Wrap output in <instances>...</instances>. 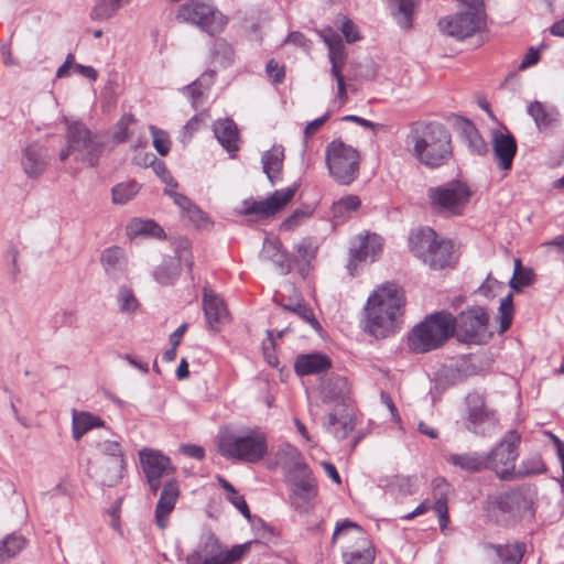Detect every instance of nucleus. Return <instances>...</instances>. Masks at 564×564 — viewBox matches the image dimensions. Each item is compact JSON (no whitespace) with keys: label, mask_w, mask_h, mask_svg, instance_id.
<instances>
[{"label":"nucleus","mask_w":564,"mask_h":564,"mask_svg":"<svg viewBox=\"0 0 564 564\" xmlns=\"http://www.w3.org/2000/svg\"><path fill=\"white\" fill-rule=\"evenodd\" d=\"M433 212L445 216H462L470 200L471 191L467 184L455 180L432 186L426 192Z\"/></svg>","instance_id":"nucleus-9"},{"label":"nucleus","mask_w":564,"mask_h":564,"mask_svg":"<svg viewBox=\"0 0 564 564\" xmlns=\"http://www.w3.org/2000/svg\"><path fill=\"white\" fill-rule=\"evenodd\" d=\"M434 496L436 498L432 506L440 519V527L443 530L448 523L447 491L449 485L444 478H436L434 481Z\"/></svg>","instance_id":"nucleus-38"},{"label":"nucleus","mask_w":564,"mask_h":564,"mask_svg":"<svg viewBox=\"0 0 564 564\" xmlns=\"http://www.w3.org/2000/svg\"><path fill=\"white\" fill-rule=\"evenodd\" d=\"M22 169L24 173L35 178L40 176L47 166V150L39 143L28 144L22 155Z\"/></svg>","instance_id":"nucleus-23"},{"label":"nucleus","mask_w":564,"mask_h":564,"mask_svg":"<svg viewBox=\"0 0 564 564\" xmlns=\"http://www.w3.org/2000/svg\"><path fill=\"white\" fill-rule=\"evenodd\" d=\"M215 73L213 70L204 73L199 79L193 82L184 88V94H186L191 100L192 105L196 107L199 98L203 96V83L206 82V87H208L214 78Z\"/></svg>","instance_id":"nucleus-50"},{"label":"nucleus","mask_w":564,"mask_h":564,"mask_svg":"<svg viewBox=\"0 0 564 564\" xmlns=\"http://www.w3.org/2000/svg\"><path fill=\"white\" fill-rule=\"evenodd\" d=\"M391 13L398 25L404 30L412 28L415 0H389Z\"/></svg>","instance_id":"nucleus-39"},{"label":"nucleus","mask_w":564,"mask_h":564,"mask_svg":"<svg viewBox=\"0 0 564 564\" xmlns=\"http://www.w3.org/2000/svg\"><path fill=\"white\" fill-rule=\"evenodd\" d=\"M457 130L471 153L482 155L488 151L487 143L470 120L458 121Z\"/></svg>","instance_id":"nucleus-35"},{"label":"nucleus","mask_w":564,"mask_h":564,"mask_svg":"<svg viewBox=\"0 0 564 564\" xmlns=\"http://www.w3.org/2000/svg\"><path fill=\"white\" fill-rule=\"evenodd\" d=\"M104 422L87 412L74 413L73 415V437L79 440L84 434L94 427L101 426Z\"/></svg>","instance_id":"nucleus-44"},{"label":"nucleus","mask_w":564,"mask_h":564,"mask_svg":"<svg viewBox=\"0 0 564 564\" xmlns=\"http://www.w3.org/2000/svg\"><path fill=\"white\" fill-rule=\"evenodd\" d=\"M223 546L215 534L204 536L197 547L187 555L186 564H220Z\"/></svg>","instance_id":"nucleus-22"},{"label":"nucleus","mask_w":564,"mask_h":564,"mask_svg":"<svg viewBox=\"0 0 564 564\" xmlns=\"http://www.w3.org/2000/svg\"><path fill=\"white\" fill-rule=\"evenodd\" d=\"M260 257L274 263L281 274L285 275L293 269L292 256L282 249V243L276 239L263 241Z\"/></svg>","instance_id":"nucleus-25"},{"label":"nucleus","mask_w":564,"mask_h":564,"mask_svg":"<svg viewBox=\"0 0 564 564\" xmlns=\"http://www.w3.org/2000/svg\"><path fill=\"white\" fill-rule=\"evenodd\" d=\"M382 238L377 234L359 235L350 241L347 270L355 276L360 263L373 262L382 251Z\"/></svg>","instance_id":"nucleus-14"},{"label":"nucleus","mask_w":564,"mask_h":564,"mask_svg":"<svg viewBox=\"0 0 564 564\" xmlns=\"http://www.w3.org/2000/svg\"><path fill=\"white\" fill-rule=\"evenodd\" d=\"M117 301L120 307V311L127 314H132L139 308V301L133 294L132 290L127 286H121L119 289Z\"/></svg>","instance_id":"nucleus-54"},{"label":"nucleus","mask_w":564,"mask_h":564,"mask_svg":"<svg viewBox=\"0 0 564 564\" xmlns=\"http://www.w3.org/2000/svg\"><path fill=\"white\" fill-rule=\"evenodd\" d=\"M284 161V148L282 145H273L261 156L263 173L267 175L271 185H275L282 178Z\"/></svg>","instance_id":"nucleus-32"},{"label":"nucleus","mask_w":564,"mask_h":564,"mask_svg":"<svg viewBox=\"0 0 564 564\" xmlns=\"http://www.w3.org/2000/svg\"><path fill=\"white\" fill-rule=\"evenodd\" d=\"M534 272L531 268H524L520 259L514 260L513 275L509 281V286L520 292L523 288L531 285L534 282Z\"/></svg>","instance_id":"nucleus-45"},{"label":"nucleus","mask_w":564,"mask_h":564,"mask_svg":"<svg viewBox=\"0 0 564 564\" xmlns=\"http://www.w3.org/2000/svg\"><path fill=\"white\" fill-rule=\"evenodd\" d=\"M318 487L312 470L294 476L291 485L290 501L300 512H307L312 500L317 496Z\"/></svg>","instance_id":"nucleus-18"},{"label":"nucleus","mask_w":564,"mask_h":564,"mask_svg":"<svg viewBox=\"0 0 564 564\" xmlns=\"http://www.w3.org/2000/svg\"><path fill=\"white\" fill-rule=\"evenodd\" d=\"M265 73L274 84H281L285 77L284 66L279 65L273 58L267 63Z\"/></svg>","instance_id":"nucleus-64"},{"label":"nucleus","mask_w":564,"mask_h":564,"mask_svg":"<svg viewBox=\"0 0 564 564\" xmlns=\"http://www.w3.org/2000/svg\"><path fill=\"white\" fill-rule=\"evenodd\" d=\"M203 124V119L200 116L195 115L192 117L187 123L180 131V141L183 144H187L192 139L193 134L200 129Z\"/></svg>","instance_id":"nucleus-61"},{"label":"nucleus","mask_w":564,"mask_h":564,"mask_svg":"<svg viewBox=\"0 0 564 564\" xmlns=\"http://www.w3.org/2000/svg\"><path fill=\"white\" fill-rule=\"evenodd\" d=\"M520 441L521 436L517 431H509L491 451L485 453L488 470L496 473L499 479H513Z\"/></svg>","instance_id":"nucleus-12"},{"label":"nucleus","mask_w":564,"mask_h":564,"mask_svg":"<svg viewBox=\"0 0 564 564\" xmlns=\"http://www.w3.org/2000/svg\"><path fill=\"white\" fill-rule=\"evenodd\" d=\"M448 464L466 473L476 474L488 470L485 453L464 452L449 454L446 457Z\"/></svg>","instance_id":"nucleus-30"},{"label":"nucleus","mask_w":564,"mask_h":564,"mask_svg":"<svg viewBox=\"0 0 564 564\" xmlns=\"http://www.w3.org/2000/svg\"><path fill=\"white\" fill-rule=\"evenodd\" d=\"M213 130L224 149L230 153L238 151L239 131L234 120H217L213 126Z\"/></svg>","instance_id":"nucleus-34"},{"label":"nucleus","mask_w":564,"mask_h":564,"mask_svg":"<svg viewBox=\"0 0 564 564\" xmlns=\"http://www.w3.org/2000/svg\"><path fill=\"white\" fill-rule=\"evenodd\" d=\"M183 218H187L194 226L200 228L208 223L207 215L193 202L183 213Z\"/></svg>","instance_id":"nucleus-59"},{"label":"nucleus","mask_w":564,"mask_h":564,"mask_svg":"<svg viewBox=\"0 0 564 564\" xmlns=\"http://www.w3.org/2000/svg\"><path fill=\"white\" fill-rule=\"evenodd\" d=\"M313 214V210L297 208L295 209L283 223L282 228L285 230H294L299 227L305 219L310 218Z\"/></svg>","instance_id":"nucleus-60"},{"label":"nucleus","mask_w":564,"mask_h":564,"mask_svg":"<svg viewBox=\"0 0 564 564\" xmlns=\"http://www.w3.org/2000/svg\"><path fill=\"white\" fill-rule=\"evenodd\" d=\"M180 497L178 484L175 479L167 480L161 491L160 499L155 508L156 523L161 529L166 527L170 513L173 511Z\"/></svg>","instance_id":"nucleus-24"},{"label":"nucleus","mask_w":564,"mask_h":564,"mask_svg":"<svg viewBox=\"0 0 564 564\" xmlns=\"http://www.w3.org/2000/svg\"><path fill=\"white\" fill-rule=\"evenodd\" d=\"M97 447L105 458H124L121 445L117 441H104L98 443Z\"/></svg>","instance_id":"nucleus-63"},{"label":"nucleus","mask_w":564,"mask_h":564,"mask_svg":"<svg viewBox=\"0 0 564 564\" xmlns=\"http://www.w3.org/2000/svg\"><path fill=\"white\" fill-rule=\"evenodd\" d=\"M531 489L517 487L498 495L492 501L491 516L501 527H514L532 510Z\"/></svg>","instance_id":"nucleus-7"},{"label":"nucleus","mask_w":564,"mask_h":564,"mask_svg":"<svg viewBox=\"0 0 564 564\" xmlns=\"http://www.w3.org/2000/svg\"><path fill=\"white\" fill-rule=\"evenodd\" d=\"M408 142L413 144L412 155L431 169L446 164L453 156L451 133L436 121L413 122Z\"/></svg>","instance_id":"nucleus-2"},{"label":"nucleus","mask_w":564,"mask_h":564,"mask_svg":"<svg viewBox=\"0 0 564 564\" xmlns=\"http://www.w3.org/2000/svg\"><path fill=\"white\" fill-rule=\"evenodd\" d=\"M513 297L509 293L501 299L499 305V333L502 334L509 329L513 318Z\"/></svg>","instance_id":"nucleus-48"},{"label":"nucleus","mask_w":564,"mask_h":564,"mask_svg":"<svg viewBox=\"0 0 564 564\" xmlns=\"http://www.w3.org/2000/svg\"><path fill=\"white\" fill-rule=\"evenodd\" d=\"M279 457L284 467L295 475L310 470L302 453L292 444H282L279 449Z\"/></svg>","instance_id":"nucleus-36"},{"label":"nucleus","mask_w":564,"mask_h":564,"mask_svg":"<svg viewBox=\"0 0 564 564\" xmlns=\"http://www.w3.org/2000/svg\"><path fill=\"white\" fill-rule=\"evenodd\" d=\"M124 458H104L95 468L94 477L107 487L117 485L122 478Z\"/></svg>","instance_id":"nucleus-27"},{"label":"nucleus","mask_w":564,"mask_h":564,"mask_svg":"<svg viewBox=\"0 0 564 564\" xmlns=\"http://www.w3.org/2000/svg\"><path fill=\"white\" fill-rule=\"evenodd\" d=\"M203 311L206 322L212 329H218L217 325L227 317V308L224 301L206 288L203 291Z\"/></svg>","instance_id":"nucleus-28"},{"label":"nucleus","mask_w":564,"mask_h":564,"mask_svg":"<svg viewBox=\"0 0 564 564\" xmlns=\"http://www.w3.org/2000/svg\"><path fill=\"white\" fill-rule=\"evenodd\" d=\"M218 453L226 458L258 463L268 453L267 435L258 429L225 433L219 437Z\"/></svg>","instance_id":"nucleus-5"},{"label":"nucleus","mask_w":564,"mask_h":564,"mask_svg":"<svg viewBox=\"0 0 564 564\" xmlns=\"http://www.w3.org/2000/svg\"><path fill=\"white\" fill-rule=\"evenodd\" d=\"M348 529H355L358 532L357 543L361 550L344 552L343 558L345 564H373L376 557L375 549L361 527L356 522L345 520L341 523H337L332 536V542L335 543L337 536Z\"/></svg>","instance_id":"nucleus-16"},{"label":"nucleus","mask_w":564,"mask_h":564,"mask_svg":"<svg viewBox=\"0 0 564 564\" xmlns=\"http://www.w3.org/2000/svg\"><path fill=\"white\" fill-rule=\"evenodd\" d=\"M455 316L442 310L429 314L413 327L408 337L409 348L416 354H424L442 347L455 335Z\"/></svg>","instance_id":"nucleus-4"},{"label":"nucleus","mask_w":564,"mask_h":564,"mask_svg":"<svg viewBox=\"0 0 564 564\" xmlns=\"http://www.w3.org/2000/svg\"><path fill=\"white\" fill-rule=\"evenodd\" d=\"M332 367L330 359L323 354L299 355L294 362L297 376L304 377L327 371Z\"/></svg>","instance_id":"nucleus-29"},{"label":"nucleus","mask_w":564,"mask_h":564,"mask_svg":"<svg viewBox=\"0 0 564 564\" xmlns=\"http://www.w3.org/2000/svg\"><path fill=\"white\" fill-rule=\"evenodd\" d=\"M299 184L278 189L271 196L263 200L246 199L243 200V215H257L259 217H269L278 213L294 197L299 189Z\"/></svg>","instance_id":"nucleus-15"},{"label":"nucleus","mask_w":564,"mask_h":564,"mask_svg":"<svg viewBox=\"0 0 564 564\" xmlns=\"http://www.w3.org/2000/svg\"><path fill=\"white\" fill-rule=\"evenodd\" d=\"M458 11L442 18L438 25L445 34L463 41L486 29L487 12L484 0H457Z\"/></svg>","instance_id":"nucleus-6"},{"label":"nucleus","mask_w":564,"mask_h":564,"mask_svg":"<svg viewBox=\"0 0 564 564\" xmlns=\"http://www.w3.org/2000/svg\"><path fill=\"white\" fill-rule=\"evenodd\" d=\"M455 335L464 344L481 345L490 338L489 316L481 306H471L455 316Z\"/></svg>","instance_id":"nucleus-13"},{"label":"nucleus","mask_w":564,"mask_h":564,"mask_svg":"<svg viewBox=\"0 0 564 564\" xmlns=\"http://www.w3.org/2000/svg\"><path fill=\"white\" fill-rule=\"evenodd\" d=\"M349 392L347 378L338 373H330L321 383V394L325 401L345 400Z\"/></svg>","instance_id":"nucleus-33"},{"label":"nucleus","mask_w":564,"mask_h":564,"mask_svg":"<svg viewBox=\"0 0 564 564\" xmlns=\"http://www.w3.org/2000/svg\"><path fill=\"white\" fill-rule=\"evenodd\" d=\"M547 470L545 463L540 454H533L524 458L516 468L513 478H527L535 475L545 474Z\"/></svg>","instance_id":"nucleus-42"},{"label":"nucleus","mask_w":564,"mask_h":564,"mask_svg":"<svg viewBox=\"0 0 564 564\" xmlns=\"http://www.w3.org/2000/svg\"><path fill=\"white\" fill-rule=\"evenodd\" d=\"M66 142L74 149L75 161L96 166L105 147L102 138L90 131L82 121L66 120Z\"/></svg>","instance_id":"nucleus-11"},{"label":"nucleus","mask_w":564,"mask_h":564,"mask_svg":"<svg viewBox=\"0 0 564 564\" xmlns=\"http://www.w3.org/2000/svg\"><path fill=\"white\" fill-rule=\"evenodd\" d=\"M100 263L109 276L118 278L126 263L122 248L112 246L105 249L100 257Z\"/></svg>","instance_id":"nucleus-37"},{"label":"nucleus","mask_w":564,"mask_h":564,"mask_svg":"<svg viewBox=\"0 0 564 564\" xmlns=\"http://www.w3.org/2000/svg\"><path fill=\"white\" fill-rule=\"evenodd\" d=\"M137 119L132 113L123 115L116 123L112 139L116 143H123L130 137L129 128L134 124Z\"/></svg>","instance_id":"nucleus-55"},{"label":"nucleus","mask_w":564,"mask_h":564,"mask_svg":"<svg viewBox=\"0 0 564 564\" xmlns=\"http://www.w3.org/2000/svg\"><path fill=\"white\" fill-rule=\"evenodd\" d=\"M26 546L22 534L11 533L0 541V564L15 557Z\"/></svg>","instance_id":"nucleus-40"},{"label":"nucleus","mask_w":564,"mask_h":564,"mask_svg":"<svg viewBox=\"0 0 564 564\" xmlns=\"http://www.w3.org/2000/svg\"><path fill=\"white\" fill-rule=\"evenodd\" d=\"M325 162L329 175L340 185H350L359 175V152L340 139L327 144Z\"/></svg>","instance_id":"nucleus-10"},{"label":"nucleus","mask_w":564,"mask_h":564,"mask_svg":"<svg viewBox=\"0 0 564 564\" xmlns=\"http://www.w3.org/2000/svg\"><path fill=\"white\" fill-rule=\"evenodd\" d=\"M289 312L295 314L301 319L308 323L316 332L322 330V326L315 318L312 308L300 296L296 297V305L294 307H289Z\"/></svg>","instance_id":"nucleus-52"},{"label":"nucleus","mask_w":564,"mask_h":564,"mask_svg":"<svg viewBox=\"0 0 564 564\" xmlns=\"http://www.w3.org/2000/svg\"><path fill=\"white\" fill-rule=\"evenodd\" d=\"M182 262H184L189 271L192 270L194 263L193 257L186 250H183L177 258H164L162 263L153 272L155 281L162 285L173 284L180 275Z\"/></svg>","instance_id":"nucleus-21"},{"label":"nucleus","mask_w":564,"mask_h":564,"mask_svg":"<svg viewBox=\"0 0 564 564\" xmlns=\"http://www.w3.org/2000/svg\"><path fill=\"white\" fill-rule=\"evenodd\" d=\"M468 416L466 421V429L475 434L486 435L490 427L497 423V417L494 411L485 406L484 400L479 395H468Z\"/></svg>","instance_id":"nucleus-19"},{"label":"nucleus","mask_w":564,"mask_h":564,"mask_svg":"<svg viewBox=\"0 0 564 564\" xmlns=\"http://www.w3.org/2000/svg\"><path fill=\"white\" fill-rule=\"evenodd\" d=\"M150 131L153 138V147L158 153L162 156L167 155L171 149L169 134L154 126H150Z\"/></svg>","instance_id":"nucleus-57"},{"label":"nucleus","mask_w":564,"mask_h":564,"mask_svg":"<svg viewBox=\"0 0 564 564\" xmlns=\"http://www.w3.org/2000/svg\"><path fill=\"white\" fill-rule=\"evenodd\" d=\"M140 185L135 181L117 184L112 187V202L115 204H126L132 199L139 192Z\"/></svg>","instance_id":"nucleus-47"},{"label":"nucleus","mask_w":564,"mask_h":564,"mask_svg":"<svg viewBox=\"0 0 564 564\" xmlns=\"http://www.w3.org/2000/svg\"><path fill=\"white\" fill-rule=\"evenodd\" d=\"M328 56L332 64V75L337 76L341 74V69L346 64L347 53L345 51V45H338L332 48H328Z\"/></svg>","instance_id":"nucleus-56"},{"label":"nucleus","mask_w":564,"mask_h":564,"mask_svg":"<svg viewBox=\"0 0 564 564\" xmlns=\"http://www.w3.org/2000/svg\"><path fill=\"white\" fill-rule=\"evenodd\" d=\"M361 200L357 195H346L332 205V214L334 218L345 219L351 213L358 210Z\"/></svg>","instance_id":"nucleus-46"},{"label":"nucleus","mask_w":564,"mask_h":564,"mask_svg":"<svg viewBox=\"0 0 564 564\" xmlns=\"http://www.w3.org/2000/svg\"><path fill=\"white\" fill-rule=\"evenodd\" d=\"M339 30L347 43H355L360 40V33L358 26L354 23V21L347 17H343V21L339 25Z\"/></svg>","instance_id":"nucleus-62"},{"label":"nucleus","mask_w":564,"mask_h":564,"mask_svg":"<svg viewBox=\"0 0 564 564\" xmlns=\"http://www.w3.org/2000/svg\"><path fill=\"white\" fill-rule=\"evenodd\" d=\"M355 420L347 409H335L328 413L324 426L337 440H344L355 429Z\"/></svg>","instance_id":"nucleus-31"},{"label":"nucleus","mask_w":564,"mask_h":564,"mask_svg":"<svg viewBox=\"0 0 564 564\" xmlns=\"http://www.w3.org/2000/svg\"><path fill=\"white\" fill-rule=\"evenodd\" d=\"M527 111L542 132L556 128L561 120L560 111L555 107H547L536 100L529 104Z\"/></svg>","instance_id":"nucleus-26"},{"label":"nucleus","mask_w":564,"mask_h":564,"mask_svg":"<svg viewBox=\"0 0 564 564\" xmlns=\"http://www.w3.org/2000/svg\"><path fill=\"white\" fill-rule=\"evenodd\" d=\"M131 229L137 235L151 236L155 238H164L163 228L154 220H135L131 224Z\"/></svg>","instance_id":"nucleus-53"},{"label":"nucleus","mask_w":564,"mask_h":564,"mask_svg":"<svg viewBox=\"0 0 564 564\" xmlns=\"http://www.w3.org/2000/svg\"><path fill=\"white\" fill-rule=\"evenodd\" d=\"M176 20L197 26L210 36L221 33L228 23V18L212 2L189 0L177 9Z\"/></svg>","instance_id":"nucleus-8"},{"label":"nucleus","mask_w":564,"mask_h":564,"mask_svg":"<svg viewBox=\"0 0 564 564\" xmlns=\"http://www.w3.org/2000/svg\"><path fill=\"white\" fill-rule=\"evenodd\" d=\"M296 256L292 257L293 263L303 261L310 263L316 256L317 246L314 243L312 238H303L294 247Z\"/></svg>","instance_id":"nucleus-51"},{"label":"nucleus","mask_w":564,"mask_h":564,"mask_svg":"<svg viewBox=\"0 0 564 564\" xmlns=\"http://www.w3.org/2000/svg\"><path fill=\"white\" fill-rule=\"evenodd\" d=\"M409 248L415 258L432 270L453 268L457 261L452 240L440 238L431 227L412 230Z\"/></svg>","instance_id":"nucleus-3"},{"label":"nucleus","mask_w":564,"mask_h":564,"mask_svg":"<svg viewBox=\"0 0 564 564\" xmlns=\"http://www.w3.org/2000/svg\"><path fill=\"white\" fill-rule=\"evenodd\" d=\"M405 304L403 292L394 283L375 290L365 306V330L373 337L386 338L400 327Z\"/></svg>","instance_id":"nucleus-1"},{"label":"nucleus","mask_w":564,"mask_h":564,"mask_svg":"<svg viewBox=\"0 0 564 564\" xmlns=\"http://www.w3.org/2000/svg\"><path fill=\"white\" fill-rule=\"evenodd\" d=\"M251 542H247L243 544H238L232 546L228 551H221V558L220 564H232L235 562H238L243 557V555L248 552L250 549Z\"/></svg>","instance_id":"nucleus-58"},{"label":"nucleus","mask_w":564,"mask_h":564,"mask_svg":"<svg viewBox=\"0 0 564 564\" xmlns=\"http://www.w3.org/2000/svg\"><path fill=\"white\" fill-rule=\"evenodd\" d=\"M144 164L151 165L154 173L161 178L163 183L171 185L173 187H177L178 184L167 170L164 161L159 160L154 154H147Z\"/></svg>","instance_id":"nucleus-49"},{"label":"nucleus","mask_w":564,"mask_h":564,"mask_svg":"<svg viewBox=\"0 0 564 564\" xmlns=\"http://www.w3.org/2000/svg\"><path fill=\"white\" fill-rule=\"evenodd\" d=\"M494 549L498 556L496 564H519L525 552L524 543L519 542L514 544L494 545Z\"/></svg>","instance_id":"nucleus-43"},{"label":"nucleus","mask_w":564,"mask_h":564,"mask_svg":"<svg viewBox=\"0 0 564 564\" xmlns=\"http://www.w3.org/2000/svg\"><path fill=\"white\" fill-rule=\"evenodd\" d=\"M139 455L150 490L155 495L161 487V478L167 474L169 470H174L171 466V460L167 456L150 448L140 451Z\"/></svg>","instance_id":"nucleus-17"},{"label":"nucleus","mask_w":564,"mask_h":564,"mask_svg":"<svg viewBox=\"0 0 564 564\" xmlns=\"http://www.w3.org/2000/svg\"><path fill=\"white\" fill-rule=\"evenodd\" d=\"M131 0H95L90 11V19L94 21H104L111 19L118 10L130 3Z\"/></svg>","instance_id":"nucleus-41"},{"label":"nucleus","mask_w":564,"mask_h":564,"mask_svg":"<svg viewBox=\"0 0 564 564\" xmlns=\"http://www.w3.org/2000/svg\"><path fill=\"white\" fill-rule=\"evenodd\" d=\"M491 143L498 167L505 171L511 170L518 150L517 140L513 134L508 130L505 132L495 130Z\"/></svg>","instance_id":"nucleus-20"}]
</instances>
